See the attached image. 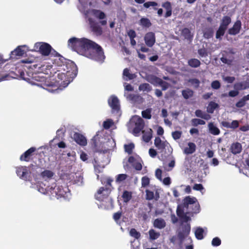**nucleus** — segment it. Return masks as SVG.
I'll return each mask as SVG.
<instances>
[{"label":"nucleus","mask_w":249,"mask_h":249,"mask_svg":"<svg viewBox=\"0 0 249 249\" xmlns=\"http://www.w3.org/2000/svg\"><path fill=\"white\" fill-rule=\"evenodd\" d=\"M48 193L53 197H55L57 199L61 197H67L70 193L69 189L68 187H63L62 185L56 183L53 184L47 188Z\"/></svg>","instance_id":"20e7f679"},{"label":"nucleus","mask_w":249,"mask_h":249,"mask_svg":"<svg viewBox=\"0 0 249 249\" xmlns=\"http://www.w3.org/2000/svg\"><path fill=\"white\" fill-rule=\"evenodd\" d=\"M113 180L112 178H107L106 181L105 182L104 184H105L104 187H107V188H110L111 190L113 189V187H112V182H113Z\"/></svg>","instance_id":"0e129e2a"},{"label":"nucleus","mask_w":249,"mask_h":249,"mask_svg":"<svg viewBox=\"0 0 249 249\" xmlns=\"http://www.w3.org/2000/svg\"><path fill=\"white\" fill-rule=\"evenodd\" d=\"M191 123V124L194 126H196L198 125H204L206 123L204 120L197 118L192 119Z\"/></svg>","instance_id":"a19ab883"},{"label":"nucleus","mask_w":249,"mask_h":249,"mask_svg":"<svg viewBox=\"0 0 249 249\" xmlns=\"http://www.w3.org/2000/svg\"><path fill=\"white\" fill-rule=\"evenodd\" d=\"M213 35V32L212 29H209L204 32L203 36L205 38H212Z\"/></svg>","instance_id":"8fccbe9b"},{"label":"nucleus","mask_w":249,"mask_h":249,"mask_svg":"<svg viewBox=\"0 0 249 249\" xmlns=\"http://www.w3.org/2000/svg\"><path fill=\"white\" fill-rule=\"evenodd\" d=\"M150 238L151 240H156L159 237L160 234L159 232H156L155 230L151 229L149 231Z\"/></svg>","instance_id":"37998d69"},{"label":"nucleus","mask_w":249,"mask_h":249,"mask_svg":"<svg viewBox=\"0 0 249 249\" xmlns=\"http://www.w3.org/2000/svg\"><path fill=\"white\" fill-rule=\"evenodd\" d=\"M181 35L187 40H190L192 38L190 30L187 28H184L181 30Z\"/></svg>","instance_id":"c9c22d12"},{"label":"nucleus","mask_w":249,"mask_h":249,"mask_svg":"<svg viewBox=\"0 0 249 249\" xmlns=\"http://www.w3.org/2000/svg\"><path fill=\"white\" fill-rule=\"evenodd\" d=\"M25 53V51L22 49L21 46H18L10 54L9 59H16L18 57L22 56Z\"/></svg>","instance_id":"dca6fc26"},{"label":"nucleus","mask_w":249,"mask_h":249,"mask_svg":"<svg viewBox=\"0 0 249 249\" xmlns=\"http://www.w3.org/2000/svg\"><path fill=\"white\" fill-rule=\"evenodd\" d=\"M152 89L151 87L148 83L141 84L139 87V90L140 91L149 92Z\"/></svg>","instance_id":"4c0bfd02"},{"label":"nucleus","mask_w":249,"mask_h":249,"mask_svg":"<svg viewBox=\"0 0 249 249\" xmlns=\"http://www.w3.org/2000/svg\"><path fill=\"white\" fill-rule=\"evenodd\" d=\"M132 122L134 123L135 125L133 129V133L134 136H138L140 133L142 131L144 127V121L140 117L136 116L133 118Z\"/></svg>","instance_id":"0eeeda50"},{"label":"nucleus","mask_w":249,"mask_h":249,"mask_svg":"<svg viewBox=\"0 0 249 249\" xmlns=\"http://www.w3.org/2000/svg\"><path fill=\"white\" fill-rule=\"evenodd\" d=\"M33 85H36L45 89L49 92H53L58 89L59 83L56 80L51 81L42 75V73L35 74L30 81Z\"/></svg>","instance_id":"f03ea898"},{"label":"nucleus","mask_w":249,"mask_h":249,"mask_svg":"<svg viewBox=\"0 0 249 249\" xmlns=\"http://www.w3.org/2000/svg\"><path fill=\"white\" fill-rule=\"evenodd\" d=\"M108 104L113 112H118L120 110V102L115 95H111L108 99Z\"/></svg>","instance_id":"1a4fd4ad"},{"label":"nucleus","mask_w":249,"mask_h":249,"mask_svg":"<svg viewBox=\"0 0 249 249\" xmlns=\"http://www.w3.org/2000/svg\"><path fill=\"white\" fill-rule=\"evenodd\" d=\"M113 124V122L111 119H108L103 123V127L106 129H109Z\"/></svg>","instance_id":"5fc2aeb1"},{"label":"nucleus","mask_w":249,"mask_h":249,"mask_svg":"<svg viewBox=\"0 0 249 249\" xmlns=\"http://www.w3.org/2000/svg\"><path fill=\"white\" fill-rule=\"evenodd\" d=\"M178 206H182L189 211V213L196 214L200 212V205L197 199L195 197L187 196L183 199L182 204Z\"/></svg>","instance_id":"7ed1b4c3"},{"label":"nucleus","mask_w":249,"mask_h":249,"mask_svg":"<svg viewBox=\"0 0 249 249\" xmlns=\"http://www.w3.org/2000/svg\"><path fill=\"white\" fill-rule=\"evenodd\" d=\"M123 201L125 203L129 201L132 198V193L128 191H124L122 196Z\"/></svg>","instance_id":"473e14b6"},{"label":"nucleus","mask_w":249,"mask_h":249,"mask_svg":"<svg viewBox=\"0 0 249 249\" xmlns=\"http://www.w3.org/2000/svg\"><path fill=\"white\" fill-rule=\"evenodd\" d=\"M135 1L139 4L143 3V6L146 8H148L150 6H152L153 7V9L154 10H158L156 6L158 5V3L155 1H147L144 2L145 0H134Z\"/></svg>","instance_id":"412c9836"},{"label":"nucleus","mask_w":249,"mask_h":249,"mask_svg":"<svg viewBox=\"0 0 249 249\" xmlns=\"http://www.w3.org/2000/svg\"><path fill=\"white\" fill-rule=\"evenodd\" d=\"M182 134V133L181 131H175L172 132V136L175 140L179 139L181 138Z\"/></svg>","instance_id":"864d4df0"},{"label":"nucleus","mask_w":249,"mask_h":249,"mask_svg":"<svg viewBox=\"0 0 249 249\" xmlns=\"http://www.w3.org/2000/svg\"><path fill=\"white\" fill-rule=\"evenodd\" d=\"M153 226L155 228L162 229L166 226V222L165 220L161 218H157L154 221Z\"/></svg>","instance_id":"5701e85b"},{"label":"nucleus","mask_w":249,"mask_h":249,"mask_svg":"<svg viewBox=\"0 0 249 249\" xmlns=\"http://www.w3.org/2000/svg\"><path fill=\"white\" fill-rule=\"evenodd\" d=\"M168 144L167 141H162L159 137H156L154 140V144L160 152H162Z\"/></svg>","instance_id":"a211bd4d"},{"label":"nucleus","mask_w":249,"mask_h":249,"mask_svg":"<svg viewBox=\"0 0 249 249\" xmlns=\"http://www.w3.org/2000/svg\"><path fill=\"white\" fill-rule=\"evenodd\" d=\"M123 74L124 76L128 77L129 80H132L135 78V74L130 73L129 70L127 68H125L124 70Z\"/></svg>","instance_id":"09e8293b"},{"label":"nucleus","mask_w":249,"mask_h":249,"mask_svg":"<svg viewBox=\"0 0 249 249\" xmlns=\"http://www.w3.org/2000/svg\"><path fill=\"white\" fill-rule=\"evenodd\" d=\"M188 64L192 68H196L200 66V61L196 58H191L188 60Z\"/></svg>","instance_id":"cd10ccee"},{"label":"nucleus","mask_w":249,"mask_h":249,"mask_svg":"<svg viewBox=\"0 0 249 249\" xmlns=\"http://www.w3.org/2000/svg\"><path fill=\"white\" fill-rule=\"evenodd\" d=\"M36 151V148L32 147L23 153L20 157L21 161L28 162L32 160L34 153Z\"/></svg>","instance_id":"f8f14e48"},{"label":"nucleus","mask_w":249,"mask_h":249,"mask_svg":"<svg viewBox=\"0 0 249 249\" xmlns=\"http://www.w3.org/2000/svg\"><path fill=\"white\" fill-rule=\"evenodd\" d=\"M140 24L145 28H149L152 25L150 20L146 18H142L140 20Z\"/></svg>","instance_id":"2f4dec72"},{"label":"nucleus","mask_w":249,"mask_h":249,"mask_svg":"<svg viewBox=\"0 0 249 249\" xmlns=\"http://www.w3.org/2000/svg\"><path fill=\"white\" fill-rule=\"evenodd\" d=\"M68 45L72 51L99 62H103L105 56L102 48L95 42L86 38H71Z\"/></svg>","instance_id":"f257e3e1"},{"label":"nucleus","mask_w":249,"mask_h":249,"mask_svg":"<svg viewBox=\"0 0 249 249\" xmlns=\"http://www.w3.org/2000/svg\"><path fill=\"white\" fill-rule=\"evenodd\" d=\"M194 91L189 89L183 90L182 91V95L185 99H188L193 96Z\"/></svg>","instance_id":"f704fd0d"},{"label":"nucleus","mask_w":249,"mask_h":249,"mask_svg":"<svg viewBox=\"0 0 249 249\" xmlns=\"http://www.w3.org/2000/svg\"><path fill=\"white\" fill-rule=\"evenodd\" d=\"M246 100L243 97L241 99L238 101L235 106L237 107L240 108L243 107L246 105Z\"/></svg>","instance_id":"052dcab7"},{"label":"nucleus","mask_w":249,"mask_h":249,"mask_svg":"<svg viewBox=\"0 0 249 249\" xmlns=\"http://www.w3.org/2000/svg\"><path fill=\"white\" fill-rule=\"evenodd\" d=\"M151 83L153 84L158 85L159 86L160 84L162 79L158 77L154 76L151 78Z\"/></svg>","instance_id":"bf43d9fd"},{"label":"nucleus","mask_w":249,"mask_h":249,"mask_svg":"<svg viewBox=\"0 0 249 249\" xmlns=\"http://www.w3.org/2000/svg\"><path fill=\"white\" fill-rule=\"evenodd\" d=\"M209 130L210 133L214 135H219L220 130L213 123H210L208 124Z\"/></svg>","instance_id":"393cba45"},{"label":"nucleus","mask_w":249,"mask_h":249,"mask_svg":"<svg viewBox=\"0 0 249 249\" xmlns=\"http://www.w3.org/2000/svg\"><path fill=\"white\" fill-rule=\"evenodd\" d=\"M16 173L21 179L24 180H30L31 172L26 166L18 167L16 169Z\"/></svg>","instance_id":"6e6552de"},{"label":"nucleus","mask_w":249,"mask_h":249,"mask_svg":"<svg viewBox=\"0 0 249 249\" xmlns=\"http://www.w3.org/2000/svg\"><path fill=\"white\" fill-rule=\"evenodd\" d=\"M221 84L219 81L215 80L212 82L211 87L213 89H217L220 88Z\"/></svg>","instance_id":"680f3d73"},{"label":"nucleus","mask_w":249,"mask_h":249,"mask_svg":"<svg viewBox=\"0 0 249 249\" xmlns=\"http://www.w3.org/2000/svg\"><path fill=\"white\" fill-rule=\"evenodd\" d=\"M127 178V175L125 174H119L117 176L116 178V181L117 182H121L125 180Z\"/></svg>","instance_id":"603ef678"},{"label":"nucleus","mask_w":249,"mask_h":249,"mask_svg":"<svg viewBox=\"0 0 249 249\" xmlns=\"http://www.w3.org/2000/svg\"><path fill=\"white\" fill-rule=\"evenodd\" d=\"M162 7L166 10V13L164 14L165 18L170 17L172 13V7L170 2L167 1L163 2L161 5Z\"/></svg>","instance_id":"aec40b11"},{"label":"nucleus","mask_w":249,"mask_h":249,"mask_svg":"<svg viewBox=\"0 0 249 249\" xmlns=\"http://www.w3.org/2000/svg\"><path fill=\"white\" fill-rule=\"evenodd\" d=\"M150 183V179L147 176L143 177L142 178V187L148 186Z\"/></svg>","instance_id":"6e6d98bb"},{"label":"nucleus","mask_w":249,"mask_h":249,"mask_svg":"<svg viewBox=\"0 0 249 249\" xmlns=\"http://www.w3.org/2000/svg\"><path fill=\"white\" fill-rule=\"evenodd\" d=\"M111 192V189L107 187H100L94 196L96 200L100 201H106L108 203V205H112L113 204V199L109 197V195Z\"/></svg>","instance_id":"423d86ee"},{"label":"nucleus","mask_w":249,"mask_h":249,"mask_svg":"<svg viewBox=\"0 0 249 249\" xmlns=\"http://www.w3.org/2000/svg\"><path fill=\"white\" fill-rule=\"evenodd\" d=\"M91 13L94 17L101 20L100 21V23L101 25L103 26L107 25V20L105 19L106 18V15L104 12L100 10L93 9L91 10Z\"/></svg>","instance_id":"9d476101"},{"label":"nucleus","mask_w":249,"mask_h":249,"mask_svg":"<svg viewBox=\"0 0 249 249\" xmlns=\"http://www.w3.org/2000/svg\"><path fill=\"white\" fill-rule=\"evenodd\" d=\"M152 130L151 129H149V130L147 132H144V131H142L143 134L142 138L144 142H149L152 137Z\"/></svg>","instance_id":"c756f323"},{"label":"nucleus","mask_w":249,"mask_h":249,"mask_svg":"<svg viewBox=\"0 0 249 249\" xmlns=\"http://www.w3.org/2000/svg\"><path fill=\"white\" fill-rule=\"evenodd\" d=\"M73 139L77 144L81 146H84L87 144L86 137L79 133L75 132L73 134Z\"/></svg>","instance_id":"2eb2a0df"},{"label":"nucleus","mask_w":249,"mask_h":249,"mask_svg":"<svg viewBox=\"0 0 249 249\" xmlns=\"http://www.w3.org/2000/svg\"><path fill=\"white\" fill-rule=\"evenodd\" d=\"M34 48L36 50L39 52L42 55L44 56L49 55L52 52V54L59 57V59L64 58L53 49L52 46L48 43L45 42H37L35 43Z\"/></svg>","instance_id":"39448f33"},{"label":"nucleus","mask_w":249,"mask_h":249,"mask_svg":"<svg viewBox=\"0 0 249 249\" xmlns=\"http://www.w3.org/2000/svg\"><path fill=\"white\" fill-rule=\"evenodd\" d=\"M231 18L230 17L224 16L221 20L220 26L227 29L228 25L231 23Z\"/></svg>","instance_id":"bb28decb"},{"label":"nucleus","mask_w":249,"mask_h":249,"mask_svg":"<svg viewBox=\"0 0 249 249\" xmlns=\"http://www.w3.org/2000/svg\"><path fill=\"white\" fill-rule=\"evenodd\" d=\"M132 166L137 171H140L142 169V165L141 162L138 160Z\"/></svg>","instance_id":"774afa93"},{"label":"nucleus","mask_w":249,"mask_h":249,"mask_svg":"<svg viewBox=\"0 0 249 249\" xmlns=\"http://www.w3.org/2000/svg\"><path fill=\"white\" fill-rule=\"evenodd\" d=\"M233 87L238 91L244 90L249 88V83L246 81L237 82L234 84Z\"/></svg>","instance_id":"4be33fe9"},{"label":"nucleus","mask_w":249,"mask_h":249,"mask_svg":"<svg viewBox=\"0 0 249 249\" xmlns=\"http://www.w3.org/2000/svg\"><path fill=\"white\" fill-rule=\"evenodd\" d=\"M70 71L68 70L67 71L66 73H58L57 74V78L59 80L63 81V82H65V81H68L67 84L69 83L70 82V80H68V79L69 78L68 76L70 75Z\"/></svg>","instance_id":"c85d7f7f"},{"label":"nucleus","mask_w":249,"mask_h":249,"mask_svg":"<svg viewBox=\"0 0 249 249\" xmlns=\"http://www.w3.org/2000/svg\"><path fill=\"white\" fill-rule=\"evenodd\" d=\"M195 113L196 116L197 117L201 118L206 120H208L211 118V116L209 114L203 112L200 109L196 110Z\"/></svg>","instance_id":"a878e982"},{"label":"nucleus","mask_w":249,"mask_h":249,"mask_svg":"<svg viewBox=\"0 0 249 249\" xmlns=\"http://www.w3.org/2000/svg\"><path fill=\"white\" fill-rule=\"evenodd\" d=\"M94 167L96 169H98L101 167V161L97 157H94L92 162Z\"/></svg>","instance_id":"e2e57ef3"},{"label":"nucleus","mask_w":249,"mask_h":249,"mask_svg":"<svg viewBox=\"0 0 249 249\" xmlns=\"http://www.w3.org/2000/svg\"><path fill=\"white\" fill-rule=\"evenodd\" d=\"M191 231V226L190 224H184L182 226L180 231L186 234L189 235Z\"/></svg>","instance_id":"49530a36"},{"label":"nucleus","mask_w":249,"mask_h":249,"mask_svg":"<svg viewBox=\"0 0 249 249\" xmlns=\"http://www.w3.org/2000/svg\"><path fill=\"white\" fill-rule=\"evenodd\" d=\"M226 29L219 26L218 30L216 31L215 37L219 40L222 39V36L225 34Z\"/></svg>","instance_id":"72a5a7b5"},{"label":"nucleus","mask_w":249,"mask_h":249,"mask_svg":"<svg viewBox=\"0 0 249 249\" xmlns=\"http://www.w3.org/2000/svg\"><path fill=\"white\" fill-rule=\"evenodd\" d=\"M124 148L125 151L130 155L132 153L133 149L134 148V144L133 143L125 144Z\"/></svg>","instance_id":"a18cd8bd"},{"label":"nucleus","mask_w":249,"mask_h":249,"mask_svg":"<svg viewBox=\"0 0 249 249\" xmlns=\"http://www.w3.org/2000/svg\"><path fill=\"white\" fill-rule=\"evenodd\" d=\"M176 213L178 216L180 220L183 222H187L191 220V217L189 216H188L187 214L191 215L193 214L191 213H189V211L185 213L184 211V209H183L182 208V206H178Z\"/></svg>","instance_id":"9b49d317"},{"label":"nucleus","mask_w":249,"mask_h":249,"mask_svg":"<svg viewBox=\"0 0 249 249\" xmlns=\"http://www.w3.org/2000/svg\"><path fill=\"white\" fill-rule=\"evenodd\" d=\"M221 243V240L217 237L213 238L212 241V245L214 247L219 246L220 245Z\"/></svg>","instance_id":"13d9d810"},{"label":"nucleus","mask_w":249,"mask_h":249,"mask_svg":"<svg viewBox=\"0 0 249 249\" xmlns=\"http://www.w3.org/2000/svg\"><path fill=\"white\" fill-rule=\"evenodd\" d=\"M218 107V105L217 103L211 101L208 105L207 111L208 113H213L214 109H215Z\"/></svg>","instance_id":"e433bc0d"},{"label":"nucleus","mask_w":249,"mask_h":249,"mask_svg":"<svg viewBox=\"0 0 249 249\" xmlns=\"http://www.w3.org/2000/svg\"><path fill=\"white\" fill-rule=\"evenodd\" d=\"M89 20L91 31L96 35H101L103 33V30L102 27L99 25L98 23L93 21L91 18H89Z\"/></svg>","instance_id":"ddd939ff"},{"label":"nucleus","mask_w":249,"mask_h":249,"mask_svg":"<svg viewBox=\"0 0 249 249\" xmlns=\"http://www.w3.org/2000/svg\"><path fill=\"white\" fill-rule=\"evenodd\" d=\"M144 40L147 46L152 47L156 42L155 34L152 32L147 33L144 37Z\"/></svg>","instance_id":"4468645a"},{"label":"nucleus","mask_w":249,"mask_h":249,"mask_svg":"<svg viewBox=\"0 0 249 249\" xmlns=\"http://www.w3.org/2000/svg\"><path fill=\"white\" fill-rule=\"evenodd\" d=\"M54 175V173L51 170H45L40 174L41 177L44 179H50Z\"/></svg>","instance_id":"7c9ffc66"},{"label":"nucleus","mask_w":249,"mask_h":249,"mask_svg":"<svg viewBox=\"0 0 249 249\" xmlns=\"http://www.w3.org/2000/svg\"><path fill=\"white\" fill-rule=\"evenodd\" d=\"M197 53L199 56L202 57H205L208 55L207 50L205 48L199 49Z\"/></svg>","instance_id":"3c124183"},{"label":"nucleus","mask_w":249,"mask_h":249,"mask_svg":"<svg viewBox=\"0 0 249 249\" xmlns=\"http://www.w3.org/2000/svg\"><path fill=\"white\" fill-rule=\"evenodd\" d=\"M122 214V212L121 211L114 213L113 215V219L116 222H118V221L121 218Z\"/></svg>","instance_id":"338daca9"},{"label":"nucleus","mask_w":249,"mask_h":249,"mask_svg":"<svg viewBox=\"0 0 249 249\" xmlns=\"http://www.w3.org/2000/svg\"><path fill=\"white\" fill-rule=\"evenodd\" d=\"M188 235L180 231L178 232L177 237L179 240V244L180 246L183 244L184 240Z\"/></svg>","instance_id":"79ce46f5"},{"label":"nucleus","mask_w":249,"mask_h":249,"mask_svg":"<svg viewBox=\"0 0 249 249\" xmlns=\"http://www.w3.org/2000/svg\"><path fill=\"white\" fill-rule=\"evenodd\" d=\"M204 230L201 228H198L195 231V236L198 240H201L203 238Z\"/></svg>","instance_id":"ea45409f"},{"label":"nucleus","mask_w":249,"mask_h":249,"mask_svg":"<svg viewBox=\"0 0 249 249\" xmlns=\"http://www.w3.org/2000/svg\"><path fill=\"white\" fill-rule=\"evenodd\" d=\"M129 234L131 236L136 239H138L141 237V233L139 231H137V230L134 228H132L130 230Z\"/></svg>","instance_id":"c03bdc74"},{"label":"nucleus","mask_w":249,"mask_h":249,"mask_svg":"<svg viewBox=\"0 0 249 249\" xmlns=\"http://www.w3.org/2000/svg\"><path fill=\"white\" fill-rule=\"evenodd\" d=\"M146 199L148 200H152L154 197V192L149 190H146Z\"/></svg>","instance_id":"4d7b16f0"},{"label":"nucleus","mask_w":249,"mask_h":249,"mask_svg":"<svg viewBox=\"0 0 249 249\" xmlns=\"http://www.w3.org/2000/svg\"><path fill=\"white\" fill-rule=\"evenodd\" d=\"M241 28V22L240 20H237L233 26L229 29L228 33L230 35L235 36L238 34L240 31Z\"/></svg>","instance_id":"f3484780"},{"label":"nucleus","mask_w":249,"mask_h":249,"mask_svg":"<svg viewBox=\"0 0 249 249\" xmlns=\"http://www.w3.org/2000/svg\"><path fill=\"white\" fill-rule=\"evenodd\" d=\"M159 86L160 87H161V89H162V90H165L167 89H168V88L169 87L170 85H169V84L168 83L162 80Z\"/></svg>","instance_id":"69168bd1"},{"label":"nucleus","mask_w":249,"mask_h":249,"mask_svg":"<svg viewBox=\"0 0 249 249\" xmlns=\"http://www.w3.org/2000/svg\"><path fill=\"white\" fill-rule=\"evenodd\" d=\"M151 111L152 109L151 108H147L144 110L142 111V115L143 118L146 119H150L151 118Z\"/></svg>","instance_id":"58836bf2"},{"label":"nucleus","mask_w":249,"mask_h":249,"mask_svg":"<svg viewBox=\"0 0 249 249\" xmlns=\"http://www.w3.org/2000/svg\"><path fill=\"white\" fill-rule=\"evenodd\" d=\"M188 82L190 83L195 89H197L199 87L200 81L196 78H191L188 80Z\"/></svg>","instance_id":"de8ad7c7"},{"label":"nucleus","mask_w":249,"mask_h":249,"mask_svg":"<svg viewBox=\"0 0 249 249\" xmlns=\"http://www.w3.org/2000/svg\"><path fill=\"white\" fill-rule=\"evenodd\" d=\"M188 147L185 148L184 153L187 155L192 154L194 153L196 150V144L192 142L188 143Z\"/></svg>","instance_id":"b1692460"},{"label":"nucleus","mask_w":249,"mask_h":249,"mask_svg":"<svg viewBox=\"0 0 249 249\" xmlns=\"http://www.w3.org/2000/svg\"><path fill=\"white\" fill-rule=\"evenodd\" d=\"M230 150L234 155L240 153L242 150L241 144L238 142L232 143L230 147Z\"/></svg>","instance_id":"6ab92c4d"}]
</instances>
